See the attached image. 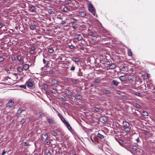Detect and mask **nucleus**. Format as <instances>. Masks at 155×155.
<instances>
[{
	"label": "nucleus",
	"instance_id": "obj_1",
	"mask_svg": "<svg viewBox=\"0 0 155 155\" xmlns=\"http://www.w3.org/2000/svg\"><path fill=\"white\" fill-rule=\"evenodd\" d=\"M60 119L64 125L67 127L68 129L70 130H72V128L69 124L66 121L64 117L61 115L59 116Z\"/></svg>",
	"mask_w": 155,
	"mask_h": 155
},
{
	"label": "nucleus",
	"instance_id": "obj_2",
	"mask_svg": "<svg viewBox=\"0 0 155 155\" xmlns=\"http://www.w3.org/2000/svg\"><path fill=\"white\" fill-rule=\"evenodd\" d=\"M88 10L89 12H91L94 16L96 15V13L91 3L89 4L88 5Z\"/></svg>",
	"mask_w": 155,
	"mask_h": 155
},
{
	"label": "nucleus",
	"instance_id": "obj_3",
	"mask_svg": "<svg viewBox=\"0 0 155 155\" xmlns=\"http://www.w3.org/2000/svg\"><path fill=\"white\" fill-rule=\"evenodd\" d=\"M26 84L28 87H32L33 85L32 80L31 79H29L28 81H27L26 82Z\"/></svg>",
	"mask_w": 155,
	"mask_h": 155
},
{
	"label": "nucleus",
	"instance_id": "obj_4",
	"mask_svg": "<svg viewBox=\"0 0 155 155\" xmlns=\"http://www.w3.org/2000/svg\"><path fill=\"white\" fill-rule=\"evenodd\" d=\"M13 101H9L8 103L7 104V106L9 107H11L13 105Z\"/></svg>",
	"mask_w": 155,
	"mask_h": 155
},
{
	"label": "nucleus",
	"instance_id": "obj_5",
	"mask_svg": "<svg viewBox=\"0 0 155 155\" xmlns=\"http://www.w3.org/2000/svg\"><path fill=\"white\" fill-rule=\"evenodd\" d=\"M122 124L123 127H124V128L129 126V123L126 121H124L123 122Z\"/></svg>",
	"mask_w": 155,
	"mask_h": 155
},
{
	"label": "nucleus",
	"instance_id": "obj_6",
	"mask_svg": "<svg viewBox=\"0 0 155 155\" xmlns=\"http://www.w3.org/2000/svg\"><path fill=\"white\" fill-rule=\"evenodd\" d=\"M52 84L53 85H57L58 84V82L56 80L53 79L52 80Z\"/></svg>",
	"mask_w": 155,
	"mask_h": 155
},
{
	"label": "nucleus",
	"instance_id": "obj_7",
	"mask_svg": "<svg viewBox=\"0 0 155 155\" xmlns=\"http://www.w3.org/2000/svg\"><path fill=\"white\" fill-rule=\"evenodd\" d=\"M76 99L81 100L82 98V96L79 94H76L75 96H74Z\"/></svg>",
	"mask_w": 155,
	"mask_h": 155
},
{
	"label": "nucleus",
	"instance_id": "obj_8",
	"mask_svg": "<svg viewBox=\"0 0 155 155\" xmlns=\"http://www.w3.org/2000/svg\"><path fill=\"white\" fill-rule=\"evenodd\" d=\"M79 14L81 17H84L86 15V13L85 12L81 11L79 12Z\"/></svg>",
	"mask_w": 155,
	"mask_h": 155
},
{
	"label": "nucleus",
	"instance_id": "obj_9",
	"mask_svg": "<svg viewBox=\"0 0 155 155\" xmlns=\"http://www.w3.org/2000/svg\"><path fill=\"white\" fill-rule=\"evenodd\" d=\"M147 87L149 89H153L154 88V86L151 83H149L147 84Z\"/></svg>",
	"mask_w": 155,
	"mask_h": 155
},
{
	"label": "nucleus",
	"instance_id": "obj_10",
	"mask_svg": "<svg viewBox=\"0 0 155 155\" xmlns=\"http://www.w3.org/2000/svg\"><path fill=\"white\" fill-rule=\"evenodd\" d=\"M76 39L78 41L81 40L83 38L82 36L80 34L76 35Z\"/></svg>",
	"mask_w": 155,
	"mask_h": 155
},
{
	"label": "nucleus",
	"instance_id": "obj_11",
	"mask_svg": "<svg viewBox=\"0 0 155 155\" xmlns=\"http://www.w3.org/2000/svg\"><path fill=\"white\" fill-rule=\"evenodd\" d=\"M134 107L137 108H141V105L137 103H134L133 104Z\"/></svg>",
	"mask_w": 155,
	"mask_h": 155
},
{
	"label": "nucleus",
	"instance_id": "obj_12",
	"mask_svg": "<svg viewBox=\"0 0 155 155\" xmlns=\"http://www.w3.org/2000/svg\"><path fill=\"white\" fill-rule=\"evenodd\" d=\"M112 83L115 86H117L119 84V82H118L116 80H114L112 81Z\"/></svg>",
	"mask_w": 155,
	"mask_h": 155
},
{
	"label": "nucleus",
	"instance_id": "obj_13",
	"mask_svg": "<svg viewBox=\"0 0 155 155\" xmlns=\"http://www.w3.org/2000/svg\"><path fill=\"white\" fill-rule=\"evenodd\" d=\"M119 79L121 81H125L126 78L124 76H121L119 78Z\"/></svg>",
	"mask_w": 155,
	"mask_h": 155
},
{
	"label": "nucleus",
	"instance_id": "obj_14",
	"mask_svg": "<svg viewBox=\"0 0 155 155\" xmlns=\"http://www.w3.org/2000/svg\"><path fill=\"white\" fill-rule=\"evenodd\" d=\"M130 127L129 126L128 127H125L124 128V131L126 132H129L130 131Z\"/></svg>",
	"mask_w": 155,
	"mask_h": 155
},
{
	"label": "nucleus",
	"instance_id": "obj_15",
	"mask_svg": "<svg viewBox=\"0 0 155 155\" xmlns=\"http://www.w3.org/2000/svg\"><path fill=\"white\" fill-rule=\"evenodd\" d=\"M35 8L34 6H31L30 8L29 9V11L30 12H34L35 11Z\"/></svg>",
	"mask_w": 155,
	"mask_h": 155
},
{
	"label": "nucleus",
	"instance_id": "obj_16",
	"mask_svg": "<svg viewBox=\"0 0 155 155\" xmlns=\"http://www.w3.org/2000/svg\"><path fill=\"white\" fill-rule=\"evenodd\" d=\"M72 61L75 62H78L80 61V59L78 58H73L72 59Z\"/></svg>",
	"mask_w": 155,
	"mask_h": 155
},
{
	"label": "nucleus",
	"instance_id": "obj_17",
	"mask_svg": "<svg viewBox=\"0 0 155 155\" xmlns=\"http://www.w3.org/2000/svg\"><path fill=\"white\" fill-rule=\"evenodd\" d=\"M66 94L68 95H71L72 94V92L69 90H67L65 91Z\"/></svg>",
	"mask_w": 155,
	"mask_h": 155
},
{
	"label": "nucleus",
	"instance_id": "obj_18",
	"mask_svg": "<svg viewBox=\"0 0 155 155\" xmlns=\"http://www.w3.org/2000/svg\"><path fill=\"white\" fill-rule=\"evenodd\" d=\"M104 93L105 94H109L110 93V91L109 90L107 89H104Z\"/></svg>",
	"mask_w": 155,
	"mask_h": 155
},
{
	"label": "nucleus",
	"instance_id": "obj_19",
	"mask_svg": "<svg viewBox=\"0 0 155 155\" xmlns=\"http://www.w3.org/2000/svg\"><path fill=\"white\" fill-rule=\"evenodd\" d=\"M48 135L46 134H44L42 135V140L46 139L48 138Z\"/></svg>",
	"mask_w": 155,
	"mask_h": 155
},
{
	"label": "nucleus",
	"instance_id": "obj_20",
	"mask_svg": "<svg viewBox=\"0 0 155 155\" xmlns=\"http://www.w3.org/2000/svg\"><path fill=\"white\" fill-rule=\"evenodd\" d=\"M47 121L48 123L51 124H52L54 123V121L51 118L48 119H47Z\"/></svg>",
	"mask_w": 155,
	"mask_h": 155
},
{
	"label": "nucleus",
	"instance_id": "obj_21",
	"mask_svg": "<svg viewBox=\"0 0 155 155\" xmlns=\"http://www.w3.org/2000/svg\"><path fill=\"white\" fill-rule=\"evenodd\" d=\"M116 67V64H113L109 66V68L110 69H113L114 68Z\"/></svg>",
	"mask_w": 155,
	"mask_h": 155
},
{
	"label": "nucleus",
	"instance_id": "obj_22",
	"mask_svg": "<svg viewBox=\"0 0 155 155\" xmlns=\"http://www.w3.org/2000/svg\"><path fill=\"white\" fill-rule=\"evenodd\" d=\"M93 110L95 112H97L99 111V110L97 107H94L93 108Z\"/></svg>",
	"mask_w": 155,
	"mask_h": 155
},
{
	"label": "nucleus",
	"instance_id": "obj_23",
	"mask_svg": "<svg viewBox=\"0 0 155 155\" xmlns=\"http://www.w3.org/2000/svg\"><path fill=\"white\" fill-rule=\"evenodd\" d=\"M48 11L49 14H54L53 10L52 9H48Z\"/></svg>",
	"mask_w": 155,
	"mask_h": 155
},
{
	"label": "nucleus",
	"instance_id": "obj_24",
	"mask_svg": "<svg viewBox=\"0 0 155 155\" xmlns=\"http://www.w3.org/2000/svg\"><path fill=\"white\" fill-rule=\"evenodd\" d=\"M29 67V65L28 64H25L24 65L23 68L25 70H26Z\"/></svg>",
	"mask_w": 155,
	"mask_h": 155
},
{
	"label": "nucleus",
	"instance_id": "obj_25",
	"mask_svg": "<svg viewBox=\"0 0 155 155\" xmlns=\"http://www.w3.org/2000/svg\"><path fill=\"white\" fill-rule=\"evenodd\" d=\"M42 88L45 90H46L48 87V86L47 85L44 84L42 86Z\"/></svg>",
	"mask_w": 155,
	"mask_h": 155
},
{
	"label": "nucleus",
	"instance_id": "obj_26",
	"mask_svg": "<svg viewBox=\"0 0 155 155\" xmlns=\"http://www.w3.org/2000/svg\"><path fill=\"white\" fill-rule=\"evenodd\" d=\"M17 70L20 72H22L23 70V68L20 66L17 67Z\"/></svg>",
	"mask_w": 155,
	"mask_h": 155
},
{
	"label": "nucleus",
	"instance_id": "obj_27",
	"mask_svg": "<svg viewBox=\"0 0 155 155\" xmlns=\"http://www.w3.org/2000/svg\"><path fill=\"white\" fill-rule=\"evenodd\" d=\"M30 26V28L31 29L34 30L36 28V26L34 25H31Z\"/></svg>",
	"mask_w": 155,
	"mask_h": 155
},
{
	"label": "nucleus",
	"instance_id": "obj_28",
	"mask_svg": "<svg viewBox=\"0 0 155 155\" xmlns=\"http://www.w3.org/2000/svg\"><path fill=\"white\" fill-rule=\"evenodd\" d=\"M128 54L129 56H131L132 55V52L131 51L130 49H128Z\"/></svg>",
	"mask_w": 155,
	"mask_h": 155
},
{
	"label": "nucleus",
	"instance_id": "obj_29",
	"mask_svg": "<svg viewBox=\"0 0 155 155\" xmlns=\"http://www.w3.org/2000/svg\"><path fill=\"white\" fill-rule=\"evenodd\" d=\"M101 82L99 78H96L94 81V83H99Z\"/></svg>",
	"mask_w": 155,
	"mask_h": 155
},
{
	"label": "nucleus",
	"instance_id": "obj_30",
	"mask_svg": "<svg viewBox=\"0 0 155 155\" xmlns=\"http://www.w3.org/2000/svg\"><path fill=\"white\" fill-rule=\"evenodd\" d=\"M97 136L101 139H103L104 138V136L99 133L97 134Z\"/></svg>",
	"mask_w": 155,
	"mask_h": 155
},
{
	"label": "nucleus",
	"instance_id": "obj_31",
	"mask_svg": "<svg viewBox=\"0 0 155 155\" xmlns=\"http://www.w3.org/2000/svg\"><path fill=\"white\" fill-rule=\"evenodd\" d=\"M48 51L50 53H51L53 52L54 50L52 48H48Z\"/></svg>",
	"mask_w": 155,
	"mask_h": 155
},
{
	"label": "nucleus",
	"instance_id": "obj_32",
	"mask_svg": "<svg viewBox=\"0 0 155 155\" xmlns=\"http://www.w3.org/2000/svg\"><path fill=\"white\" fill-rule=\"evenodd\" d=\"M51 92L53 94H56L57 92V91L54 89L52 88L51 91Z\"/></svg>",
	"mask_w": 155,
	"mask_h": 155
},
{
	"label": "nucleus",
	"instance_id": "obj_33",
	"mask_svg": "<svg viewBox=\"0 0 155 155\" xmlns=\"http://www.w3.org/2000/svg\"><path fill=\"white\" fill-rule=\"evenodd\" d=\"M25 120H26L24 118L22 119L20 121V123L22 124H23L25 122Z\"/></svg>",
	"mask_w": 155,
	"mask_h": 155
},
{
	"label": "nucleus",
	"instance_id": "obj_34",
	"mask_svg": "<svg viewBox=\"0 0 155 155\" xmlns=\"http://www.w3.org/2000/svg\"><path fill=\"white\" fill-rule=\"evenodd\" d=\"M45 143H46L48 145L50 143V140L47 139L45 140Z\"/></svg>",
	"mask_w": 155,
	"mask_h": 155
},
{
	"label": "nucleus",
	"instance_id": "obj_35",
	"mask_svg": "<svg viewBox=\"0 0 155 155\" xmlns=\"http://www.w3.org/2000/svg\"><path fill=\"white\" fill-rule=\"evenodd\" d=\"M148 113L145 111H143V115L144 116H148Z\"/></svg>",
	"mask_w": 155,
	"mask_h": 155
},
{
	"label": "nucleus",
	"instance_id": "obj_36",
	"mask_svg": "<svg viewBox=\"0 0 155 155\" xmlns=\"http://www.w3.org/2000/svg\"><path fill=\"white\" fill-rule=\"evenodd\" d=\"M132 149L136 151L138 149V148L136 146H133L132 147Z\"/></svg>",
	"mask_w": 155,
	"mask_h": 155
},
{
	"label": "nucleus",
	"instance_id": "obj_37",
	"mask_svg": "<svg viewBox=\"0 0 155 155\" xmlns=\"http://www.w3.org/2000/svg\"><path fill=\"white\" fill-rule=\"evenodd\" d=\"M5 26V23L4 22H1L0 23V28L2 26Z\"/></svg>",
	"mask_w": 155,
	"mask_h": 155
},
{
	"label": "nucleus",
	"instance_id": "obj_38",
	"mask_svg": "<svg viewBox=\"0 0 155 155\" xmlns=\"http://www.w3.org/2000/svg\"><path fill=\"white\" fill-rule=\"evenodd\" d=\"M71 21L73 22H75L77 21V20L74 18H72L71 19Z\"/></svg>",
	"mask_w": 155,
	"mask_h": 155
},
{
	"label": "nucleus",
	"instance_id": "obj_39",
	"mask_svg": "<svg viewBox=\"0 0 155 155\" xmlns=\"http://www.w3.org/2000/svg\"><path fill=\"white\" fill-rule=\"evenodd\" d=\"M17 58L18 61H20L21 60V58L20 56H17Z\"/></svg>",
	"mask_w": 155,
	"mask_h": 155
},
{
	"label": "nucleus",
	"instance_id": "obj_40",
	"mask_svg": "<svg viewBox=\"0 0 155 155\" xmlns=\"http://www.w3.org/2000/svg\"><path fill=\"white\" fill-rule=\"evenodd\" d=\"M118 143L120 145L122 146V145L123 144V142L122 140H119Z\"/></svg>",
	"mask_w": 155,
	"mask_h": 155
},
{
	"label": "nucleus",
	"instance_id": "obj_41",
	"mask_svg": "<svg viewBox=\"0 0 155 155\" xmlns=\"http://www.w3.org/2000/svg\"><path fill=\"white\" fill-rule=\"evenodd\" d=\"M52 135L56 136L58 135V133H56L55 132H54L52 134Z\"/></svg>",
	"mask_w": 155,
	"mask_h": 155
},
{
	"label": "nucleus",
	"instance_id": "obj_42",
	"mask_svg": "<svg viewBox=\"0 0 155 155\" xmlns=\"http://www.w3.org/2000/svg\"><path fill=\"white\" fill-rule=\"evenodd\" d=\"M75 69V67L73 66H71L70 69V70L71 71H74Z\"/></svg>",
	"mask_w": 155,
	"mask_h": 155
},
{
	"label": "nucleus",
	"instance_id": "obj_43",
	"mask_svg": "<svg viewBox=\"0 0 155 155\" xmlns=\"http://www.w3.org/2000/svg\"><path fill=\"white\" fill-rule=\"evenodd\" d=\"M134 94L137 96H140V94L139 92H135L134 93Z\"/></svg>",
	"mask_w": 155,
	"mask_h": 155
},
{
	"label": "nucleus",
	"instance_id": "obj_44",
	"mask_svg": "<svg viewBox=\"0 0 155 155\" xmlns=\"http://www.w3.org/2000/svg\"><path fill=\"white\" fill-rule=\"evenodd\" d=\"M21 113V110L19 109L17 112V114L20 115Z\"/></svg>",
	"mask_w": 155,
	"mask_h": 155
},
{
	"label": "nucleus",
	"instance_id": "obj_45",
	"mask_svg": "<svg viewBox=\"0 0 155 155\" xmlns=\"http://www.w3.org/2000/svg\"><path fill=\"white\" fill-rule=\"evenodd\" d=\"M4 60V59L2 57L0 56V62L3 61Z\"/></svg>",
	"mask_w": 155,
	"mask_h": 155
},
{
	"label": "nucleus",
	"instance_id": "obj_46",
	"mask_svg": "<svg viewBox=\"0 0 155 155\" xmlns=\"http://www.w3.org/2000/svg\"><path fill=\"white\" fill-rule=\"evenodd\" d=\"M20 87L24 89L26 88V86L25 85H21Z\"/></svg>",
	"mask_w": 155,
	"mask_h": 155
},
{
	"label": "nucleus",
	"instance_id": "obj_47",
	"mask_svg": "<svg viewBox=\"0 0 155 155\" xmlns=\"http://www.w3.org/2000/svg\"><path fill=\"white\" fill-rule=\"evenodd\" d=\"M43 114H44V113H43L42 111L38 113V115L39 116H41V115H43Z\"/></svg>",
	"mask_w": 155,
	"mask_h": 155
},
{
	"label": "nucleus",
	"instance_id": "obj_48",
	"mask_svg": "<svg viewBox=\"0 0 155 155\" xmlns=\"http://www.w3.org/2000/svg\"><path fill=\"white\" fill-rule=\"evenodd\" d=\"M56 112L57 114L59 117L61 115V114L59 113L58 111L56 110Z\"/></svg>",
	"mask_w": 155,
	"mask_h": 155
},
{
	"label": "nucleus",
	"instance_id": "obj_49",
	"mask_svg": "<svg viewBox=\"0 0 155 155\" xmlns=\"http://www.w3.org/2000/svg\"><path fill=\"white\" fill-rule=\"evenodd\" d=\"M69 47L71 49H73L74 48V46L72 45H70L69 46Z\"/></svg>",
	"mask_w": 155,
	"mask_h": 155
},
{
	"label": "nucleus",
	"instance_id": "obj_50",
	"mask_svg": "<svg viewBox=\"0 0 155 155\" xmlns=\"http://www.w3.org/2000/svg\"><path fill=\"white\" fill-rule=\"evenodd\" d=\"M31 49L32 50V51H34V50H35V48L33 46V47H32L31 48Z\"/></svg>",
	"mask_w": 155,
	"mask_h": 155
},
{
	"label": "nucleus",
	"instance_id": "obj_51",
	"mask_svg": "<svg viewBox=\"0 0 155 155\" xmlns=\"http://www.w3.org/2000/svg\"><path fill=\"white\" fill-rule=\"evenodd\" d=\"M66 23V22L65 21H62V22L61 23V24L63 25L65 24Z\"/></svg>",
	"mask_w": 155,
	"mask_h": 155
},
{
	"label": "nucleus",
	"instance_id": "obj_52",
	"mask_svg": "<svg viewBox=\"0 0 155 155\" xmlns=\"http://www.w3.org/2000/svg\"><path fill=\"white\" fill-rule=\"evenodd\" d=\"M46 155H51V153L49 152H48L46 154Z\"/></svg>",
	"mask_w": 155,
	"mask_h": 155
},
{
	"label": "nucleus",
	"instance_id": "obj_53",
	"mask_svg": "<svg viewBox=\"0 0 155 155\" xmlns=\"http://www.w3.org/2000/svg\"><path fill=\"white\" fill-rule=\"evenodd\" d=\"M43 61L44 64H45L46 63V61L45 59H43Z\"/></svg>",
	"mask_w": 155,
	"mask_h": 155
},
{
	"label": "nucleus",
	"instance_id": "obj_54",
	"mask_svg": "<svg viewBox=\"0 0 155 155\" xmlns=\"http://www.w3.org/2000/svg\"><path fill=\"white\" fill-rule=\"evenodd\" d=\"M67 8H64V11L65 12H66L67 11Z\"/></svg>",
	"mask_w": 155,
	"mask_h": 155
},
{
	"label": "nucleus",
	"instance_id": "obj_55",
	"mask_svg": "<svg viewBox=\"0 0 155 155\" xmlns=\"http://www.w3.org/2000/svg\"><path fill=\"white\" fill-rule=\"evenodd\" d=\"M48 64L47 63L45 64V65L44 66V67H48Z\"/></svg>",
	"mask_w": 155,
	"mask_h": 155
},
{
	"label": "nucleus",
	"instance_id": "obj_56",
	"mask_svg": "<svg viewBox=\"0 0 155 155\" xmlns=\"http://www.w3.org/2000/svg\"><path fill=\"white\" fill-rule=\"evenodd\" d=\"M6 153V152H5V151H4L2 153V155H4Z\"/></svg>",
	"mask_w": 155,
	"mask_h": 155
},
{
	"label": "nucleus",
	"instance_id": "obj_57",
	"mask_svg": "<svg viewBox=\"0 0 155 155\" xmlns=\"http://www.w3.org/2000/svg\"><path fill=\"white\" fill-rule=\"evenodd\" d=\"M136 140H137V142H139L140 141V140H139V138H137V139Z\"/></svg>",
	"mask_w": 155,
	"mask_h": 155
},
{
	"label": "nucleus",
	"instance_id": "obj_58",
	"mask_svg": "<svg viewBox=\"0 0 155 155\" xmlns=\"http://www.w3.org/2000/svg\"><path fill=\"white\" fill-rule=\"evenodd\" d=\"M90 139L93 142H94L93 140V139L91 137Z\"/></svg>",
	"mask_w": 155,
	"mask_h": 155
},
{
	"label": "nucleus",
	"instance_id": "obj_59",
	"mask_svg": "<svg viewBox=\"0 0 155 155\" xmlns=\"http://www.w3.org/2000/svg\"><path fill=\"white\" fill-rule=\"evenodd\" d=\"M73 28L74 29H76V28L77 27H76V26L75 25H74V26H73Z\"/></svg>",
	"mask_w": 155,
	"mask_h": 155
},
{
	"label": "nucleus",
	"instance_id": "obj_60",
	"mask_svg": "<svg viewBox=\"0 0 155 155\" xmlns=\"http://www.w3.org/2000/svg\"><path fill=\"white\" fill-rule=\"evenodd\" d=\"M30 54H33L34 53V52L33 51H30Z\"/></svg>",
	"mask_w": 155,
	"mask_h": 155
},
{
	"label": "nucleus",
	"instance_id": "obj_61",
	"mask_svg": "<svg viewBox=\"0 0 155 155\" xmlns=\"http://www.w3.org/2000/svg\"><path fill=\"white\" fill-rule=\"evenodd\" d=\"M23 63H24V62L23 61H22L20 62V64H23Z\"/></svg>",
	"mask_w": 155,
	"mask_h": 155
},
{
	"label": "nucleus",
	"instance_id": "obj_62",
	"mask_svg": "<svg viewBox=\"0 0 155 155\" xmlns=\"http://www.w3.org/2000/svg\"><path fill=\"white\" fill-rule=\"evenodd\" d=\"M90 86L91 87H93V85L92 84H90Z\"/></svg>",
	"mask_w": 155,
	"mask_h": 155
},
{
	"label": "nucleus",
	"instance_id": "obj_63",
	"mask_svg": "<svg viewBox=\"0 0 155 155\" xmlns=\"http://www.w3.org/2000/svg\"><path fill=\"white\" fill-rule=\"evenodd\" d=\"M144 87H145V89H146V84H144Z\"/></svg>",
	"mask_w": 155,
	"mask_h": 155
},
{
	"label": "nucleus",
	"instance_id": "obj_64",
	"mask_svg": "<svg viewBox=\"0 0 155 155\" xmlns=\"http://www.w3.org/2000/svg\"><path fill=\"white\" fill-rule=\"evenodd\" d=\"M96 37L95 36H94L93 37V39H96Z\"/></svg>",
	"mask_w": 155,
	"mask_h": 155
}]
</instances>
